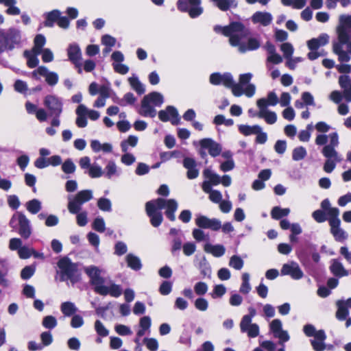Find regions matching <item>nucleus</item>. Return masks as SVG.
Masks as SVG:
<instances>
[{
    "label": "nucleus",
    "mask_w": 351,
    "mask_h": 351,
    "mask_svg": "<svg viewBox=\"0 0 351 351\" xmlns=\"http://www.w3.org/2000/svg\"><path fill=\"white\" fill-rule=\"evenodd\" d=\"M57 265L60 270L61 280H69L73 284L80 280L81 274L78 270V265L73 263L69 257L61 258Z\"/></svg>",
    "instance_id": "obj_1"
},
{
    "label": "nucleus",
    "mask_w": 351,
    "mask_h": 351,
    "mask_svg": "<svg viewBox=\"0 0 351 351\" xmlns=\"http://www.w3.org/2000/svg\"><path fill=\"white\" fill-rule=\"evenodd\" d=\"M16 221H18L19 234L24 239H27L32 234L29 219L23 213H18L16 215L12 216L10 221V225L13 228L16 227L14 224Z\"/></svg>",
    "instance_id": "obj_2"
},
{
    "label": "nucleus",
    "mask_w": 351,
    "mask_h": 351,
    "mask_svg": "<svg viewBox=\"0 0 351 351\" xmlns=\"http://www.w3.org/2000/svg\"><path fill=\"white\" fill-rule=\"evenodd\" d=\"M84 271L90 278V284L93 287L94 291L99 294V289L106 287L104 285L105 279L101 276V270L97 267L92 265L86 267Z\"/></svg>",
    "instance_id": "obj_3"
},
{
    "label": "nucleus",
    "mask_w": 351,
    "mask_h": 351,
    "mask_svg": "<svg viewBox=\"0 0 351 351\" xmlns=\"http://www.w3.org/2000/svg\"><path fill=\"white\" fill-rule=\"evenodd\" d=\"M44 106L49 112V115L60 116L62 112L63 104L62 100L56 95H48L43 101Z\"/></svg>",
    "instance_id": "obj_4"
},
{
    "label": "nucleus",
    "mask_w": 351,
    "mask_h": 351,
    "mask_svg": "<svg viewBox=\"0 0 351 351\" xmlns=\"http://www.w3.org/2000/svg\"><path fill=\"white\" fill-rule=\"evenodd\" d=\"M158 118L162 122L170 121L173 125L179 124L180 121L178 112L173 106H168L165 110H160L158 112Z\"/></svg>",
    "instance_id": "obj_5"
},
{
    "label": "nucleus",
    "mask_w": 351,
    "mask_h": 351,
    "mask_svg": "<svg viewBox=\"0 0 351 351\" xmlns=\"http://www.w3.org/2000/svg\"><path fill=\"white\" fill-rule=\"evenodd\" d=\"M195 224L199 228L210 229L213 231L219 230L221 227V221L216 219H210L204 215H199L195 219Z\"/></svg>",
    "instance_id": "obj_6"
},
{
    "label": "nucleus",
    "mask_w": 351,
    "mask_h": 351,
    "mask_svg": "<svg viewBox=\"0 0 351 351\" xmlns=\"http://www.w3.org/2000/svg\"><path fill=\"white\" fill-rule=\"evenodd\" d=\"M281 275L290 276L294 280H300L303 276V271L299 267L298 264L294 261L290 263H286L282 265L280 270Z\"/></svg>",
    "instance_id": "obj_7"
},
{
    "label": "nucleus",
    "mask_w": 351,
    "mask_h": 351,
    "mask_svg": "<svg viewBox=\"0 0 351 351\" xmlns=\"http://www.w3.org/2000/svg\"><path fill=\"white\" fill-rule=\"evenodd\" d=\"M145 211L153 227L158 228L161 225L163 221L162 214L160 210H155V208L151 202H146Z\"/></svg>",
    "instance_id": "obj_8"
},
{
    "label": "nucleus",
    "mask_w": 351,
    "mask_h": 351,
    "mask_svg": "<svg viewBox=\"0 0 351 351\" xmlns=\"http://www.w3.org/2000/svg\"><path fill=\"white\" fill-rule=\"evenodd\" d=\"M202 149H208L209 154L213 157L218 156L221 152V146L212 138H206L199 141Z\"/></svg>",
    "instance_id": "obj_9"
},
{
    "label": "nucleus",
    "mask_w": 351,
    "mask_h": 351,
    "mask_svg": "<svg viewBox=\"0 0 351 351\" xmlns=\"http://www.w3.org/2000/svg\"><path fill=\"white\" fill-rule=\"evenodd\" d=\"M67 54L69 57V60L76 67L78 68V73H82L81 69V58H82V53L80 48L77 45L73 44L70 45L67 49Z\"/></svg>",
    "instance_id": "obj_10"
},
{
    "label": "nucleus",
    "mask_w": 351,
    "mask_h": 351,
    "mask_svg": "<svg viewBox=\"0 0 351 351\" xmlns=\"http://www.w3.org/2000/svg\"><path fill=\"white\" fill-rule=\"evenodd\" d=\"M210 83L217 86L223 84L224 86H230L232 85V75L229 73L221 74L220 73H213L209 77Z\"/></svg>",
    "instance_id": "obj_11"
},
{
    "label": "nucleus",
    "mask_w": 351,
    "mask_h": 351,
    "mask_svg": "<svg viewBox=\"0 0 351 351\" xmlns=\"http://www.w3.org/2000/svg\"><path fill=\"white\" fill-rule=\"evenodd\" d=\"M25 109L28 114H34L40 122H44L47 119V112L43 108H37L36 105L27 101L25 104Z\"/></svg>",
    "instance_id": "obj_12"
},
{
    "label": "nucleus",
    "mask_w": 351,
    "mask_h": 351,
    "mask_svg": "<svg viewBox=\"0 0 351 351\" xmlns=\"http://www.w3.org/2000/svg\"><path fill=\"white\" fill-rule=\"evenodd\" d=\"M183 166L187 169L186 176L189 180H193L199 176V170L196 169L195 160L190 157H186L183 160Z\"/></svg>",
    "instance_id": "obj_13"
},
{
    "label": "nucleus",
    "mask_w": 351,
    "mask_h": 351,
    "mask_svg": "<svg viewBox=\"0 0 351 351\" xmlns=\"http://www.w3.org/2000/svg\"><path fill=\"white\" fill-rule=\"evenodd\" d=\"M245 30V25L238 21L231 22L228 25L224 26L223 28V35L230 37L235 33L243 32Z\"/></svg>",
    "instance_id": "obj_14"
},
{
    "label": "nucleus",
    "mask_w": 351,
    "mask_h": 351,
    "mask_svg": "<svg viewBox=\"0 0 351 351\" xmlns=\"http://www.w3.org/2000/svg\"><path fill=\"white\" fill-rule=\"evenodd\" d=\"M241 332H246L250 338H255L259 335V327L256 324L240 322Z\"/></svg>",
    "instance_id": "obj_15"
},
{
    "label": "nucleus",
    "mask_w": 351,
    "mask_h": 351,
    "mask_svg": "<svg viewBox=\"0 0 351 351\" xmlns=\"http://www.w3.org/2000/svg\"><path fill=\"white\" fill-rule=\"evenodd\" d=\"M99 295H110L114 298H118L122 294V289L120 285L112 283L110 287H104L99 289Z\"/></svg>",
    "instance_id": "obj_16"
},
{
    "label": "nucleus",
    "mask_w": 351,
    "mask_h": 351,
    "mask_svg": "<svg viewBox=\"0 0 351 351\" xmlns=\"http://www.w3.org/2000/svg\"><path fill=\"white\" fill-rule=\"evenodd\" d=\"M278 103V98L274 92H269L267 98H261L257 100L256 105L258 108H267L268 106H274Z\"/></svg>",
    "instance_id": "obj_17"
},
{
    "label": "nucleus",
    "mask_w": 351,
    "mask_h": 351,
    "mask_svg": "<svg viewBox=\"0 0 351 351\" xmlns=\"http://www.w3.org/2000/svg\"><path fill=\"white\" fill-rule=\"evenodd\" d=\"M252 19L254 23H259L267 26L271 23L272 16L269 12H256L253 14Z\"/></svg>",
    "instance_id": "obj_18"
},
{
    "label": "nucleus",
    "mask_w": 351,
    "mask_h": 351,
    "mask_svg": "<svg viewBox=\"0 0 351 351\" xmlns=\"http://www.w3.org/2000/svg\"><path fill=\"white\" fill-rule=\"evenodd\" d=\"M143 99L145 106L152 103L156 106H160L164 101L162 95L158 92H152L145 95Z\"/></svg>",
    "instance_id": "obj_19"
},
{
    "label": "nucleus",
    "mask_w": 351,
    "mask_h": 351,
    "mask_svg": "<svg viewBox=\"0 0 351 351\" xmlns=\"http://www.w3.org/2000/svg\"><path fill=\"white\" fill-rule=\"evenodd\" d=\"M330 270L331 273L339 278L347 276L349 273L348 271L346 270L343 265L337 260H333L332 265L330 267Z\"/></svg>",
    "instance_id": "obj_20"
},
{
    "label": "nucleus",
    "mask_w": 351,
    "mask_h": 351,
    "mask_svg": "<svg viewBox=\"0 0 351 351\" xmlns=\"http://www.w3.org/2000/svg\"><path fill=\"white\" fill-rule=\"evenodd\" d=\"M257 117L264 119L267 123L274 124L277 121V115L276 112L267 110V108H259Z\"/></svg>",
    "instance_id": "obj_21"
},
{
    "label": "nucleus",
    "mask_w": 351,
    "mask_h": 351,
    "mask_svg": "<svg viewBox=\"0 0 351 351\" xmlns=\"http://www.w3.org/2000/svg\"><path fill=\"white\" fill-rule=\"evenodd\" d=\"M61 14V12L58 10H53L51 12L45 14V21L43 24L44 26L47 27H53L54 24L58 22V16Z\"/></svg>",
    "instance_id": "obj_22"
},
{
    "label": "nucleus",
    "mask_w": 351,
    "mask_h": 351,
    "mask_svg": "<svg viewBox=\"0 0 351 351\" xmlns=\"http://www.w3.org/2000/svg\"><path fill=\"white\" fill-rule=\"evenodd\" d=\"M7 35L9 49H12L14 45L19 43L21 40L20 31L14 28H10L7 32Z\"/></svg>",
    "instance_id": "obj_23"
},
{
    "label": "nucleus",
    "mask_w": 351,
    "mask_h": 351,
    "mask_svg": "<svg viewBox=\"0 0 351 351\" xmlns=\"http://www.w3.org/2000/svg\"><path fill=\"white\" fill-rule=\"evenodd\" d=\"M339 215V209H330L329 213L328 222L330 226V232L340 228L341 221L339 219L338 216Z\"/></svg>",
    "instance_id": "obj_24"
},
{
    "label": "nucleus",
    "mask_w": 351,
    "mask_h": 351,
    "mask_svg": "<svg viewBox=\"0 0 351 351\" xmlns=\"http://www.w3.org/2000/svg\"><path fill=\"white\" fill-rule=\"evenodd\" d=\"M166 210L165 214L166 217L171 221L176 220L175 213L178 209V203L174 199H169L168 203L166 205Z\"/></svg>",
    "instance_id": "obj_25"
},
{
    "label": "nucleus",
    "mask_w": 351,
    "mask_h": 351,
    "mask_svg": "<svg viewBox=\"0 0 351 351\" xmlns=\"http://www.w3.org/2000/svg\"><path fill=\"white\" fill-rule=\"evenodd\" d=\"M337 34L338 43H334L333 45H340V47H343L350 41V35L344 25L338 27Z\"/></svg>",
    "instance_id": "obj_26"
},
{
    "label": "nucleus",
    "mask_w": 351,
    "mask_h": 351,
    "mask_svg": "<svg viewBox=\"0 0 351 351\" xmlns=\"http://www.w3.org/2000/svg\"><path fill=\"white\" fill-rule=\"evenodd\" d=\"M125 260L128 267L132 269L134 271H138L141 269L142 264L140 258L138 256L132 254H128L125 257Z\"/></svg>",
    "instance_id": "obj_27"
},
{
    "label": "nucleus",
    "mask_w": 351,
    "mask_h": 351,
    "mask_svg": "<svg viewBox=\"0 0 351 351\" xmlns=\"http://www.w3.org/2000/svg\"><path fill=\"white\" fill-rule=\"evenodd\" d=\"M204 250L212 254L215 257L223 256L226 252V249L222 245H212L210 244H206L204 245Z\"/></svg>",
    "instance_id": "obj_28"
},
{
    "label": "nucleus",
    "mask_w": 351,
    "mask_h": 351,
    "mask_svg": "<svg viewBox=\"0 0 351 351\" xmlns=\"http://www.w3.org/2000/svg\"><path fill=\"white\" fill-rule=\"evenodd\" d=\"M46 43V38L43 34H37L34 39V47L32 52L36 54H40L43 46Z\"/></svg>",
    "instance_id": "obj_29"
},
{
    "label": "nucleus",
    "mask_w": 351,
    "mask_h": 351,
    "mask_svg": "<svg viewBox=\"0 0 351 351\" xmlns=\"http://www.w3.org/2000/svg\"><path fill=\"white\" fill-rule=\"evenodd\" d=\"M261 130V128L258 125H254L252 126L248 125H239V131L240 133L243 134L244 136H250L252 134H255Z\"/></svg>",
    "instance_id": "obj_30"
},
{
    "label": "nucleus",
    "mask_w": 351,
    "mask_h": 351,
    "mask_svg": "<svg viewBox=\"0 0 351 351\" xmlns=\"http://www.w3.org/2000/svg\"><path fill=\"white\" fill-rule=\"evenodd\" d=\"M289 213V208H282L279 206H274L271 211V216L272 219L278 220L287 216Z\"/></svg>",
    "instance_id": "obj_31"
},
{
    "label": "nucleus",
    "mask_w": 351,
    "mask_h": 351,
    "mask_svg": "<svg viewBox=\"0 0 351 351\" xmlns=\"http://www.w3.org/2000/svg\"><path fill=\"white\" fill-rule=\"evenodd\" d=\"M138 143V137L134 135H130L127 139L121 143V148L123 152H127L129 146L134 147Z\"/></svg>",
    "instance_id": "obj_32"
},
{
    "label": "nucleus",
    "mask_w": 351,
    "mask_h": 351,
    "mask_svg": "<svg viewBox=\"0 0 351 351\" xmlns=\"http://www.w3.org/2000/svg\"><path fill=\"white\" fill-rule=\"evenodd\" d=\"M337 311L336 312V317L340 321L345 320L349 315V310L347 306L343 305L342 300H339L337 302Z\"/></svg>",
    "instance_id": "obj_33"
},
{
    "label": "nucleus",
    "mask_w": 351,
    "mask_h": 351,
    "mask_svg": "<svg viewBox=\"0 0 351 351\" xmlns=\"http://www.w3.org/2000/svg\"><path fill=\"white\" fill-rule=\"evenodd\" d=\"M60 309L62 313L66 317L73 315L77 311V308L74 304L71 302H64L62 303Z\"/></svg>",
    "instance_id": "obj_34"
},
{
    "label": "nucleus",
    "mask_w": 351,
    "mask_h": 351,
    "mask_svg": "<svg viewBox=\"0 0 351 351\" xmlns=\"http://www.w3.org/2000/svg\"><path fill=\"white\" fill-rule=\"evenodd\" d=\"M131 87L138 93V95H143L145 89L138 78L136 77H131L128 79Z\"/></svg>",
    "instance_id": "obj_35"
},
{
    "label": "nucleus",
    "mask_w": 351,
    "mask_h": 351,
    "mask_svg": "<svg viewBox=\"0 0 351 351\" xmlns=\"http://www.w3.org/2000/svg\"><path fill=\"white\" fill-rule=\"evenodd\" d=\"M27 210L32 214H37L41 210V202L37 199H33L26 203Z\"/></svg>",
    "instance_id": "obj_36"
},
{
    "label": "nucleus",
    "mask_w": 351,
    "mask_h": 351,
    "mask_svg": "<svg viewBox=\"0 0 351 351\" xmlns=\"http://www.w3.org/2000/svg\"><path fill=\"white\" fill-rule=\"evenodd\" d=\"M37 55L34 53H32L29 51H25L24 56L27 58V65L29 68L33 69L38 65L39 60L37 58Z\"/></svg>",
    "instance_id": "obj_37"
},
{
    "label": "nucleus",
    "mask_w": 351,
    "mask_h": 351,
    "mask_svg": "<svg viewBox=\"0 0 351 351\" xmlns=\"http://www.w3.org/2000/svg\"><path fill=\"white\" fill-rule=\"evenodd\" d=\"M332 48L333 52L338 55V59L340 62H348L350 60L348 53L343 50V47H340V45H333Z\"/></svg>",
    "instance_id": "obj_38"
},
{
    "label": "nucleus",
    "mask_w": 351,
    "mask_h": 351,
    "mask_svg": "<svg viewBox=\"0 0 351 351\" xmlns=\"http://www.w3.org/2000/svg\"><path fill=\"white\" fill-rule=\"evenodd\" d=\"M93 197L92 191L90 190H82L79 191L75 196L76 201H78L82 204L89 201Z\"/></svg>",
    "instance_id": "obj_39"
},
{
    "label": "nucleus",
    "mask_w": 351,
    "mask_h": 351,
    "mask_svg": "<svg viewBox=\"0 0 351 351\" xmlns=\"http://www.w3.org/2000/svg\"><path fill=\"white\" fill-rule=\"evenodd\" d=\"M322 153L327 159L340 160L338 159V153L335 150V147L332 146L325 145L322 149Z\"/></svg>",
    "instance_id": "obj_40"
},
{
    "label": "nucleus",
    "mask_w": 351,
    "mask_h": 351,
    "mask_svg": "<svg viewBox=\"0 0 351 351\" xmlns=\"http://www.w3.org/2000/svg\"><path fill=\"white\" fill-rule=\"evenodd\" d=\"M204 176L208 178V182L213 185H218L221 182V178L219 175L213 173L209 169H206L203 171Z\"/></svg>",
    "instance_id": "obj_41"
},
{
    "label": "nucleus",
    "mask_w": 351,
    "mask_h": 351,
    "mask_svg": "<svg viewBox=\"0 0 351 351\" xmlns=\"http://www.w3.org/2000/svg\"><path fill=\"white\" fill-rule=\"evenodd\" d=\"M306 149L302 146H300L293 150L292 158L293 160L299 161L303 160L306 156Z\"/></svg>",
    "instance_id": "obj_42"
},
{
    "label": "nucleus",
    "mask_w": 351,
    "mask_h": 351,
    "mask_svg": "<svg viewBox=\"0 0 351 351\" xmlns=\"http://www.w3.org/2000/svg\"><path fill=\"white\" fill-rule=\"evenodd\" d=\"M250 275L247 273H243L242 274V284L240 287V292L243 294L248 293L251 290V287L249 283Z\"/></svg>",
    "instance_id": "obj_43"
},
{
    "label": "nucleus",
    "mask_w": 351,
    "mask_h": 351,
    "mask_svg": "<svg viewBox=\"0 0 351 351\" xmlns=\"http://www.w3.org/2000/svg\"><path fill=\"white\" fill-rule=\"evenodd\" d=\"M141 107L143 108V112L141 114L143 117H150L153 118L156 115V111L154 108L149 103H147V105L145 106L143 104V99L141 101Z\"/></svg>",
    "instance_id": "obj_44"
},
{
    "label": "nucleus",
    "mask_w": 351,
    "mask_h": 351,
    "mask_svg": "<svg viewBox=\"0 0 351 351\" xmlns=\"http://www.w3.org/2000/svg\"><path fill=\"white\" fill-rule=\"evenodd\" d=\"M98 208L105 212H109L112 209V204L109 199L105 197H101L97 202Z\"/></svg>",
    "instance_id": "obj_45"
},
{
    "label": "nucleus",
    "mask_w": 351,
    "mask_h": 351,
    "mask_svg": "<svg viewBox=\"0 0 351 351\" xmlns=\"http://www.w3.org/2000/svg\"><path fill=\"white\" fill-rule=\"evenodd\" d=\"M76 167L71 159H66L62 165V170L66 174L73 173L75 172Z\"/></svg>",
    "instance_id": "obj_46"
},
{
    "label": "nucleus",
    "mask_w": 351,
    "mask_h": 351,
    "mask_svg": "<svg viewBox=\"0 0 351 351\" xmlns=\"http://www.w3.org/2000/svg\"><path fill=\"white\" fill-rule=\"evenodd\" d=\"M95 329L97 335L100 337H104L108 336L109 334L108 330L99 319L96 320L95 322Z\"/></svg>",
    "instance_id": "obj_47"
},
{
    "label": "nucleus",
    "mask_w": 351,
    "mask_h": 351,
    "mask_svg": "<svg viewBox=\"0 0 351 351\" xmlns=\"http://www.w3.org/2000/svg\"><path fill=\"white\" fill-rule=\"evenodd\" d=\"M42 324L45 328L53 329L57 326L58 323L55 317L47 315L43 318Z\"/></svg>",
    "instance_id": "obj_48"
},
{
    "label": "nucleus",
    "mask_w": 351,
    "mask_h": 351,
    "mask_svg": "<svg viewBox=\"0 0 351 351\" xmlns=\"http://www.w3.org/2000/svg\"><path fill=\"white\" fill-rule=\"evenodd\" d=\"M243 261L237 255H234L230 258L229 265L237 270H240L243 267Z\"/></svg>",
    "instance_id": "obj_49"
},
{
    "label": "nucleus",
    "mask_w": 351,
    "mask_h": 351,
    "mask_svg": "<svg viewBox=\"0 0 351 351\" xmlns=\"http://www.w3.org/2000/svg\"><path fill=\"white\" fill-rule=\"evenodd\" d=\"M327 215V213L321 209L316 210L312 213L313 218L317 223L326 221L328 219Z\"/></svg>",
    "instance_id": "obj_50"
},
{
    "label": "nucleus",
    "mask_w": 351,
    "mask_h": 351,
    "mask_svg": "<svg viewBox=\"0 0 351 351\" xmlns=\"http://www.w3.org/2000/svg\"><path fill=\"white\" fill-rule=\"evenodd\" d=\"M226 292V289L223 285H217L214 287L213 292L210 293L213 299L221 298Z\"/></svg>",
    "instance_id": "obj_51"
},
{
    "label": "nucleus",
    "mask_w": 351,
    "mask_h": 351,
    "mask_svg": "<svg viewBox=\"0 0 351 351\" xmlns=\"http://www.w3.org/2000/svg\"><path fill=\"white\" fill-rule=\"evenodd\" d=\"M35 267L32 265L25 266L21 271V278L23 280L29 279L35 273Z\"/></svg>",
    "instance_id": "obj_52"
},
{
    "label": "nucleus",
    "mask_w": 351,
    "mask_h": 351,
    "mask_svg": "<svg viewBox=\"0 0 351 351\" xmlns=\"http://www.w3.org/2000/svg\"><path fill=\"white\" fill-rule=\"evenodd\" d=\"M280 50L282 51L285 58H291L293 53V47L289 43H284L280 46Z\"/></svg>",
    "instance_id": "obj_53"
},
{
    "label": "nucleus",
    "mask_w": 351,
    "mask_h": 351,
    "mask_svg": "<svg viewBox=\"0 0 351 351\" xmlns=\"http://www.w3.org/2000/svg\"><path fill=\"white\" fill-rule=\"evenodd\" d=\"M180 154V152L178 150H174L172 152H162L160 154V158L161 160V162H165L173 157H178Z\"/></svg>",
    "instance_id": "obj_54"
},
{
    "label": "nucleus",
    "mask_w": 351,
    "mask_h": 351,
    "mask_svg": "<svg viewBox=\"0 0 351 351\" xmlns=\"http://www.w3.org/2000/svg\"><path fill=\"white\" fill-rule=\"evenodd\" d=\"M9 49L7 32L0 29V53Z\"/></svg>",
    "instance_id": "obj_55"
},
{
    "label": "nucleus",
    "mask_w": 351,
    "mask_h": 351,
    "mask_svg": "<svg viewBox=\"0 0 351 351\" xmlns=\"http://www.w3.org/2000/svg\"><path fill=\"white\" fill-rule=\"evenodd\" d=\"M92 226L95 230L99 232H104L106 230L105 222L101 217L95 218L93 222Z\"/></svg>",
    "instance_id": "obj_56"
},
{
    "label": "nucleus",
    "mask_w": 351,
    "mask_h": 351,
    "mask_svg": "<svg viewBox=\"0 0 351 351\" xmlns=\"http://www.w3.org/2000/svg\"><path fill=\"white\" fill-rule=\"evenodd\" d=\"M331 234L333 235L336 241L341 242L345 241L348 235L346 232L342 230L341 228L338 229H335L330 232Z\"/></svg>",
    "instance_id": "obj_57"
},
{
    "label": "nucleus",
    "mask_w": 351,
    "mask_h": 351,
    "mask_svg": "<svg viewBox=\"0 0 351 351\" xmlns=\"http://www.w3.org/2000/svg\"><path fill=\"white\" fill-rule=\"evenodd\" d=\"M172 282L170 281H163L159 287V292L162 295H169L172 291Z\"/></svg>",
    "instance_id": "obj_58"
},
{
    "label": "nucleus",
    "mask_w": 351,
    "mask_h": 351,
    "mask_svg": "<svg viewBox=\"0 0 351 351\" xmlns=\"http://www.w3.org/2000/svg\"><path fill=\"white\" fill-rule=\"evenodd\" d=\"M82 204L78 201H76L75 198L73 200L69 201L68 204L69 211L71 214H77L81 210Z\"/></svg>",
    "instance_id": "obj_59"
},
{
    "label": "nucleus",
    "mask_w": 351,
    "mask_h": 351,
    "mask_svg": "<svg viewBox=\"0 0 351 351\" xmlns=\"http://www.w3.org/2000/svg\"><path fill=\"white\" fill-rule=\"evenodd\" d=\"M148 202H151L154 207L155 208V210H160L166 207V205L168 203V199H165L161 197L157 198L154 200L149 201Z\"/></svg>",
    "instance_id": "obj_60"
},
{
    "label": "nucleus",
    "mask_w": 351,
    "mask_h": 351,
    "mask_svg": "<svg viewBox=\"0 0 351 351\" xmlns=\"http://www.w3.org/2000/svg\"><path fill=\"white\" fill-rule=\"evenodd\" d=\"M232 89V93L235 97H240L244 93V90L242 88V85L240 84H234L233 78L232 77V85L230 86H226Z\"/></svg>",
    "instance_id": "obj_61"
},
{
    "label": "nucleus",
    "mask_w": 351,
    "mask_h": 351,
    "mask_svg": "<svg viewBox=\"0 0 351 351\" xmlns=\"http://www.w3.org/2000/svg\"><path fill=\"white\" fill-rule=\"evenodd\" d=\"M194 291L197 295H203L208 291V285L204 282H198L194 286Z\"/></svg>",
    "instance_id": "obj_62"
},
{
    "label": "nucleus",
    "mask_w": 351,
    "mask_h": 351,
    "mask_svg": "<svg viewBox=\"0 0 351 351\" xmlns=\"http://www.w3.org/2000/svg\"><path fill=\"white\" fill-rule=\"evenodd\" d=\"M143 341L150 351H156L158 349V342L156 339L145 338Z\"/></svg>",
    "instance_id": "obj_63"
},
{
    "label": "nucleus",
    "mask_w": 351,
    "mask_h": 351,
    "mask_svg": "<svg viewBox=\"0 0 351 351\" xmlns=\"http://www.w3.org/2000/svg\"><path fill=\"white\" fill-rule=\"evenodd\" d=\"M194 305L197 309L201 311H205L208 307V303L207 300L203 298H198L196 299Z\"/></svg>",
    "instance_id": "obj_64"
}]
</instances>
